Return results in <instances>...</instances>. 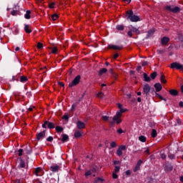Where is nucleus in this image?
<instances>
[{
    "label": "nucleus",
    "instance_id": "nucleus-1",
    "mask_svg": "<svg viewBox=\"0 0 183 183\" xmlns=\"http://www.w3.org/2000/svg\"><path fill=\"white\" fill-rule=\"evenodd\" d=\"M126 18H127V19H129L132 22H138V21H139V17L134 14V13H132V11L131 10L127 11Z\"/></svg>",
    "mask_w": 183,
    "mask_h": 183
},
{
    "label": "nucleus",
    "instance_id": "nucleus-2",
    "mask_svg": "<svg viewBox=\"0 0 183 183\" xmlns=\"http://www.w3.org/2000/svg\"><path fill=\"white\" fill-rule=\"evenodd\" d=\"M127 151V146L125 145H121L119 147L116 152V154L117 157H122L124 155V152Z\"/></svg>",
    "mask_w": 183,
    "mask_h": 183
},
{
    "label": "nucleus",
    "instance_id": "nucleus-3",
    "mask_svg": "<svg viewBox=\"0 0 183 183\" xmlns=\"http://www.w3.org/2000/svg\"><path fill=\"white\" fill-rule=\"evenodd\" d=\"M166 9L167 11H169L170 12H173V14H177V12H179V11H181V9H179V7L171 6H166Z\"/></svg>",
    "mask_w": 183,
    "mask_h": 183
},
{
    "label": "nucleus",
    "instance_id": "nucleus-4",
    "mask_svg": "<svg viewBox=\"0 0 183 183\" xmlns=\"http://www.w3.org/2000/svg\"><path fill=\"white\" fill-rule=\"evenodd\" d=\"M121 117H122V114L119 112H117L116 115H114V117H113V121L117 124H121V122H122Z\"/></svg>",
    "mask_w": 183,
    "mask_h": 183
},
{
    "label": "nucleus",
    "instance_id": "nucleus-5",
    "mask_svg": "<svg viewBox=\"0 0 183 183\" xmlns=\"http://www.w3.org/2000/svg\"><path fill=\"white\" fill-rule=\"evenodd\" d=\"M170 68H172V69H182L183 66L178 62H174L171 64Z\"/></svg>",
    "mask_w": 183,
    "mask_h": 183
},
{
    "label": "nucleus",
    "instance_id": "nucleus-6",
    "mask_svg": "<svg viewBox=\"0 0 183 183\" xmlns=\"http://www.w3.org/2000/svg\"><path fill=\"white\" fill-rule=\"evenodd\" d=\"M79 81H81V76H76L75 79L72 81V82L69 84V86L72 87L74 85H77V84H79Z\"/></svg>",
    "mask_w": 183,
    "mask_h": 183
},
{
    "label": "nucleus",
    "instance_id": "nucleus-7",
    "mask_svg": "<svg viewBox=\"0 0 183 183\" xmlns=\"http://www.w3.org/2000/svg\"><path fill=\"white\" fill-rule=\"evenodd\" d=\"M43 174L44 170H42V168L37 167L34 169V174H36V177H42Z\"/></svg>",
    "mask_w": 183,
    "mask_h": 183
},
{
    "label": "nucleus",
    "instance_id": "nucleus-8",
    "mask_svg": "<svg viewBox=\"0 0 183 183\" xmlns=\"http://www.w3.org/2000/svg\"><path fill=\"white\" fill-rule=\"evenodd\" d=\"M129 29L130 31H132V32H133L134 34H136V35H139V34H141L139 29H138L134 26H129Z\"/></svg>",
    "mask_w": 183,
    "mask_h": 183
},
{
    "label": "nucleus",
    "instance_id": "nucleus-9",
    "mask_svg": "<svg viewBox=\"0 0 183 183\" xmlns=\"http://www.w3.org/2000/svg\"><path fill=\"white\" fill-rule=\"evenodd\" d=\"M143 91L146 95H148V94H149L151 92V86H149V84H145L143 87Z\"/></svg>",
    "mask_w": 183,
    "mask_h": 183
},
{
    "label": "nucleus",
    "instance_id": "nucleus-10",
    "mask_svg": "<svg viewBox=\"0 0 183 183\" xmlns=\"http://www.w3.org/2000/svg\"><path fill=\"white\" fill-rule=\"evenodd\" d=\"M76 127L78 128V129H84V128H85V123L81 121H78L76 122Z\"/></svg>",
    "mask_w": 183,
    "mask_h": 183
},
{
    "label": "nucleus",
    "instance_id": "nucleus-11",
    "mask_svg": "<svg viewBox=\"0 0 183 183\" xmlns=\"http://www.w3.org/2000/svg\"><path fill=\"white\" fill-rule=\"evenodd\" d=\"M95 169H92V170H89L87 172H85L84 176L86 177L93 175V177H95Z\"/></svg>",
    "mask_w": 183,
    "mask_h": 183
},
{
    "label": "nucleus",
    "instance_id": "nucleus-12",
    "mask_svg": "<svg viewBox=\"0 0 183 183\" xmlns=\"http://www.w3.org/2000/svg\"><path fill=\"white\" fill-rule=\"evenodd\" d=\"M142 164V160H139L136 167L134 169V172H137V171H139V168H141V165Z\"/></svg>",
    "mask_w": 183,
    "mask_h": 183
},
{
    "label": "nucleus",
    "instance_id": "nucleus-13",
    "mask_svg": "<svg viewBox=\"0 0 183 183\" xmlns=\"http://www.w3.org/2000/svg\"><path fill=\"white\" fill-rule=\"evenodd\" d=\"M117 106H118V108H119V112H119V113H120V114H122H122H124V112H127V109H126L122 108V104H117Z\"/></svg>",
    "mask_w": 183,
    "mask_h": 183
},
{
    "label": "nucleus",
    "instance_id": "nucleus-14",
    "mask_svg": "<svg viewBox=\"0 0 183 183\" xmlns=\"http://www.w3.org/2000/svg\"><path fill=\"white\" fill-rule=\"evenodd\" d=\"M50 170L52 172H58V171H59V166H58V165L51 166L50 167Z\"/></svg>",
    "mask_w": 183,
    "mask_h": 183
},
{
    "label": "nucleus",
    "instance_id": "nucleus-15",
    "mask_svg": "<svg viewBox=\"0 0 183 183\" xmlns=\"http://www.w3.org/2000/svg\"><path fill=\"white\" fill-rule=\"evenodd\" d=\"M154 88L157 92H159V91L162 89V86L161 85V84L157 83L154 84Z\"/></svg>",
    "mask_w": 183,
    "mask_h": 183
},
{
    "label": "nucleus",
    "instance_id": "nucleus-16",
    "mask_svg": "<svg viewBox=\"0 0 183 183\" xmlns=\"http://www.w3.org/2000/svg\"><path fill=\"white\" fill-rule=\"evenodd\" d=\"M162 45H167L169 42V38L168 37H163L161 40Z\"/></svg>",
    "mask_w": 183,
    "mask_h": 183
},
{
    "label": "nucleus",
    "instance_id": "nucleus-17",
    "mask_svg": "<svg viewBox=\"0 0 183 183\" xmlns=\"http://www.w3.org/2000/svg\"><path fill=\"white\" fill-rule=\"evenodd\" d=\"M44 137H45V132H40L36 136V139H38V141H39V139H42V138H44Z\"/></svg>",
    "mask_w": 183,
    "mask_h": 183
},
{
    "label": "nucleus",
    "instance_id": "nucleus-18",
    "mask_svg": "<svg viewBox=\"0 0 183 183\" xmlns=\"http://www.w3.org/2000/svg\"><path fill=\"white\" fill-rule=\"evenodd\" d=\"M109 49H122V47L117 45L110 44L108 46Z\"/></svg>",
    "mask_w": 183,
    "mask_h": 183
},
{
    "label": "nucleus",
    "instance_id": "nucleus-19",
    "mask_svg": "<svg viewBox=\"0 0 183 183\" xmlns=\"http://www.w3.org/2000/svg\"><path fill=\"white\" fill-rule=\"evenodd\" d=\"M84 132H81L79 130H77L74 132V137L75 138H81Z\"/></svg>",
    "mask_w": 183,
    "mask_h": 183
},
{
    "label": "nucleus",
    "instance_id": "nucleus-20",
    "mask_svg": "<svg viewBox=\"0 0 183 183\" xmlns=\"http://www.w3.org/2000/svg\"><path fill=\"white\" fill-rule=\"evenodd\" d=\"M24 31L26 32V34H31L32 32V30H31V28L29 27V25L26 24L24 26Z\"/></svg>",
    "mask_w": 183,
    "mask_h": 183
},
{
    "label": "nucleus",
    "instance_id": "nucleus-21",
    "mask_svg": "<svg viewBox=\"0 0 183 183\" xmlns=\"http://www.w3.org/2000/svg\"><path fill=\"white\" fill-rule=\"evenodd\" d=\"M169 94L170 95H172V97H177V95H178V91L176 89H171Z\"/></svg>",
    "mask_w": 183,
    "mask_h": 183
},
{
    "label": "nucleus",
    "instance_id": "nucleus-22",
    "mask_svg": "<svg viewBox=\"0 0 183 183\" xmlns=\"http://www.w3.org/2000/svg\"><path fill=\"white\" fill-rule=\"evenodd\" d=\"M108 69H107L106 68H103L102 69L99 70V75H104V74H106L107 72Z\"/></svg>",
    "mask_w": 183,
    "mask_h": 183
},
{
    "label": "nucleus",
    "instance_id": "nucleus-23",
    "mask_svg": "<svg viewBox=\"0 0 183 183\" xmlns=\"http://www.w3.org/2000/svg\"><path fill=\"white\" fill-rule=\"evenodd\" d=\"M24 17L26 18V19H30L31 18V11L28 10L26 11Z\"/></svg>",
    "mask_w": 183,
    "mask_h": 183
},
{
    "label": "nucleus",
    "instance_id": "nucleus-24",
    "mask_svg": "<svg viewBox=\"0 0 183 183\" xmlns=\"http://www.w3.org/2000/svg\"><path fill=\"white\" fill-rule=\"evenodd\" d=\"M139 140L141 142H147V137H145V136H140V137H139Z\"/></svg>",
    "mask_w": 183,
    "mask_h": 183
},
{
    "label": "nucleus",
    "instance_id": "nucleus-25",
    "mask_svg": "<svg viewBox=\"0 0 183 183\" xmlns=\"http://www.w3.org/2000/svg\"><path fill=\"white\" fill-rule=\"evenodd\" d=\"M69 139V137H68V135L63 134L61 141L63 142H65V141H68Z\"/></svg>",
    "mask_w": 183,
    "mask_h": 183
},
{
    "label": "nucleus",
    "instance_id": "nucleus-26",
    "mask_svg": "<svg viewBox=\"0 0 183 183\" xmlns=\"http://www.w3.org/2000/svg\"><path fill=\"white\" fill-rule=\"evenodd\" d=\"M47 127H48V128L51 129L53 128H55V124H54V123H52V122H48L47 123Z\"/></svg>",
    "mask_w": 183,
    "mask_h": 183
},
{
    "label": "nucleus",
    "instance_id": "nucleus-27",
    "mask_svg": "<svg viewBox=\"0 0 183 183\" xmlns=\"http://www.w3.org/2000/svg\"><path fill=\"white\" fill-rule=\"evenodd\" d=\"M160 81L162 84H167V80L165 79V76H164V74L161 76Z\"/></svg>",
    "mask_w": 183,
    "mask_h": 183
},
{
    "label": "nucleus",
    "instance_id": "nucleus-28",
    "mask_svg": "<svg viewBox=\"0 0 183 183\" xmlns=\"http://www.w3.org/2000/svg\"><path fill=\"white\" fill-rule=\"evenodd\" d=\"M102 182H104V179L99 178V177L97 178L94 181V183H102Z\"/></svg>",
    "mask_w": 183,
    "mask_h": 183
},
{
    "label": "nucleus",
    "instance_id": "nucleus-29",
    "mask_svg": "<svg viewBox=\"0 0 183 183\" xmlns=\"http://www.w3.org/2000/svg\"><path fill=\"white\" fill-rule=\"evenodd\" d=\"M144 81H146L147 82H149L151 81V78H149V76H148L147 74H144Z\"/></svg>",
    "mask_w": 183,
    "mask_h": 183
},
{
    "label": "nucleus",
    "instance_id": "nucleus-30",
    "mask_svg": "<svg viewBox=\"0 0 183 183\" xmlns=\"http://www.w3.org/2000/svg\"><path fill=\"white\" fill-rule=\"evenodd\" d=\"M20 81L21 82H26V81H28V78H26V76H21L20 78Z\"/></svg>",
    "mask_w": 183,
    "mask_h": 183
},
{
    "label": "nucleus",
    "instance_id": "nucleus-31",
    "mask_svg": "<svg viewBox=\"0 0 183 183\" xmlns=\"http://www.w3.org/2000/svg\"><path fill=\"white\" fill-rule=\"evenodd\" d=\"M152 138H155L157 137V130L152 129Z\"/></svg>",
    "mask_w": 183,
    "mask_h": 183
},
{
    "label": "nucleus",
    "instance_id": "nucleus-32",
    "mask_svg": "<svg viewBox=\"0 0 183 183\" xmlns=\"http://www.w3.org/2000/svg\"><path fill=\"white\" fill-rule=\"evenodd\" d=\"M57 18H59V16L56 14H54L51 16V19L53 21H56Z\"/></svg>",
    "mask_w": 183,
    "mask_h": 183
},
{
    "label": "nucleus",
    "instance_id": "nucleus-33",
    "mask_svg": "<svg viewBox=\"0 0 183 183\" xmlns=\"http://www.w3.org/2000/svg\"><path fill=\"white\" fill-rule=\"evenodd\" d=\"M56 131L57 132H62V131H64V129L62 127L58 126L56 127Z\"/></svg>",
    "mask_w": 183,
    "mask_h": 183
},
{
    "label": "nucleus",
    "instance_id": "nucleus-34",
    "mask_svg": "<svg viewBox=\"0 0 183 183\" xmlns=\"http://www.w3.org/2000/svg\"><path fill=\"white\" fill-rule=\"evenodd\" d=\"M117 29H118V31H124V26H122V25H117Z\"/></svg>",
    "mask_w": 183,
    "mask_h": 183
},
{
    "label": "nucleus",
    "instance_id": "nucleus-35",
    "mask_svg": "<svg viewBox=\"0 0 183 183\" xmlns=\"http://www.w3.org/2000/svg\"><path fill=\"white\" fill-rule=\"evenodd\" d=\"M58 52V48H56V47H53L52 49H51V53L52 54H56Z\"/></svg>",
    "mask_w": 183,
    "mask_h": 183
},
{
    "label": "nucleus",
    "instance_id": "nucleus-36",
    "mask_svg": "<svg viewBox=\"0 0 183 183\" xmlns=\"http://www.w3.org/2000/svg\"><path fill=\"white\" fill-rule=\"evenodd\" d=\"M97 98H104V93L103 92H99L97 94Z\"/></svg>",
    "mask_w": 183,
    "mask_h": 183
},
{
    "label": "nucleus",
    "instance_id": "nucleus-37",
    "mask_svg": "<svg viewBox=\"0 0 183 183\" xmlns=\"http://www.w3.org/2000/svg\"><path fill=\"white\" fill-rule=\"evenodd\" d=\"M151 78L152 79H155V78H157V72H153L152 74H151Z\"/></svg>",
    "mask_w": 183,
    "mask_h": 183
},
{
    "label": "nucleus",
    "instance_id": "nucleus-38",
    "mask_svg": "<svg viewBox=\"0 0 183 183\" xmlns=\"http://www.w3.org/2000/svg\"><path fill=\"white\" fill-rule=\"evenodd\" d=\"M110 147L112 148H115L117 147V143L115 142H112L111 144H110Z\"/></svg>",
    "mask_w": 183,
    "mask_h": 183
},
{
    "label": "nucleus",
    "instance_id": "nucleus-39",
    "mask_svg": "<svg viewBox=\"0 0 183 183\" xmlns=\"http://www.w3.org/2000/svg\"><path fill=\"white\" fill-rule=\"evenodd\" d=\"M20 167L21 168H25V162L21 160V162H20Z\"/></svg>",
    "mask_w": 183,
    "mask_h": 183
},
{
    "label": "nucleus",
    "instance_id": "nucleus-40",
    "mask_svg": "<svg viewBox=\"0 0 183 183\" xmlns=\"http://www.w3.org/2000/svg\"><path fill=\"white\" fill-rule=\"evenodd\" d=\"M112 177L114 178V179H117V178H118V174H117V172H113Z\"/></svg>",
    "mask_w": 183,
    "mask_h": 183
},
{
    "label": "nucleus",
    "instance_id": "nucleus-41",
    "mask_svg": "<svg viewBox=\"0 0 183 183\" xmlns=\"http://www.w3.org/2000/svg\"><path fill=\"white\" fill-rule=\"evenodd\" d=\"M160 155H161L162 159H165V158H167V156L165 155V153H164L162 152H161Z\"/></svg>",
    "mask_w": 183,
    "mask_h": 183
},
{
    "label": "nucleus",
    "instance_id": "nucleus-42",
    "mask_svg": "<svg viewBox=\"0 0 183 183\" xmlns=\"http://www.w3.org/2000/svg\"><path fill=\"white\" fill-rule=\"evenodd\" d=\"M114 172H116L117 174H118V172H119V167L116 166L114 168Z\"/></svg>",
    "mask_w": 183,
    "mask_h": 183
},
{
    "label": "nucleus",
    "instance_id": "nucleus-43",
    "mask_svg": "<svg viewBox=\"0 0 183 183\" xmlns=\"http://www.w3.org/2000/svg\"><path fill=\"white\" fill-rule=\"evenodd\" d=\"M46 141H48L49 142H52V141H54V138L52 137H49L46 139Z\"/></svg>",
    "mask_w": 183,
    "mask_h": 183
},
{
    "label": "nucleus",
    "instance_id": "nucleus-44",
    "mask_svg": "<svg viewBox=\"0 0 183 183\" xmlns=\"http://www.w3.org/2000/svg\"><path fill=\"white\" fill-rule=\"evenodd\" d=\"M103 121H108L109 119V117L107 116H102Z\"/></svg>",
    "mask_w": 183,
    "mask_h": 183
},
{
    "label": "nucleus",
    "instance_id": "nucleus-45",
    "mask_svg": "<svg viewBox=\"0 0 183 183\" xmlns=\"http://www.w3.org/2000/svg\"><path fill=\"white\" fill-rule=\"evenodd\" d=\"M17 14H18V11L13 10L11 11V15H13V16H15V15H17Z\"/></svg>",
    "mask_w": 183,
    "mask_h": 183
},
{
    "label": "nucleus",
    "instance_id": "nucleus-46",
    "mask_svg": "<svg viewBox=\"0 0 183 183\" xmlns=\"http://www.w3.org/2000/svg\"><path fill=\"white\" fill-rule=\"evenodd\" d=\"M42 46H43V44H41V43H38L37 44V48H38V49H41V48H42Z\"/></svg>",
    "mask_w": 183,
    "mask_h": 183
},
{
    "label": "nucleus",
    "instance_id": "nucleus-47",
    "mask_svg": "<svg viewBox=\"0 0 183 183\" xmlns=\"http://www.w3.org/2000/svg\"><path fill=\"white\" fill-rule=\"evenodd\" d=\"M118 134H124L125 132L122 129H117Z\"/></svg>",
    "mask_w": 183,
    "mask_h": 183
},
{
    "label": "nucleus",
    "instance_id": "nucleus-48",
    "mask_svg": "<svg viewBox=\"0 0 183 183\" xmlns=\"http://www.w3.org/2000/svg\"><path fill=\"white\" fill-rule=\"evenodd\" d=\"M142 66H147V65H148V61H142Z\"/></svg>",
    "mask_w": 183,
    "mask_h": 183
},
{
    "label": "nucleus",
    "instance_id": "nucleus-49",
    "mask_svg": "<svg viewBox=\"0 0 183 183\" xmlns=\"http://www.w3.org/2000/svg\"><path fill=\"white\" fill-rule=\"evenodd\" d=\"M46 125H48V122H45L44 124H42V128H46Z\"/></svg>",
    "mask_w": 183,
    "mask_h": 183
},
{
    "label": "nucleus",
    "instance_id": "nucleus-50",
    "mask_svg": "<svg viewBox=\"0 0 183 183\" xmlns=\"http://www.w3.org/2000/svg\"><path fill=\"white\" fill-rule=\"evenodd\" d=\"M22 152H24V150H22L21 149H20L19 150V156L21 157L22 155Z\"/></svg>",
    "mask_w": 183,
    "mask_h": 183
},
{
    "label": "nucleus",
    "instance_id": "nucleus-51",
    "mask_svg": "<svg viewBox=\"0 0 183 183\" xmlns=\"http://www.w3.org/2000/svg\"><path fill=\"white\" fill-rule=\"evenodd\" d=\"M132 33H133V32H132V31H131V30H130V31H128V33H127V34H128V35H129L130 37H132V35H133V34H132Z\"/></svg>",
    "mask_w": 183,
    "mask_h": 183
},
{
    "label": "nucleus",
    "instance_id": "nucleus-52",
    "mask_svg": "<svg viewBox=\"0 0 183 183\" xmlns=\"http://www.w3.org/2000/svg\"><path fill=\"white\" fill-rule=\"evenodd\" d=\"M174 154H169V158H170V159H174Z\"/></svg>",
    "mask_w": 183,
    "mask_h": 183
},
{
    "label": "nucleus",
    "instance_id": "nucleus-53",
    "mask_svg": "<svg viewBox=\"0 0 183 183\" xmlns=\"http://www.w3.org/2000/svg\"><path fill=\"white\" fill-rule=\"evenodd\" d=\"M55 6V3H51L49 4V8H54Z\"/></svg>",
    "mask_w": 183,
    "mask_h": 183
},
{
    "label": "nucleus",
    "instance_id": "nucleus-54",
    "mask_svg": "<svg viewBox=\"0 0 183 183\" xmlns=\"http://www.w3.org/2000/svg\"><path fill=\"white\" fill-rule=\"evenodd\" d=\"M153 32H155V30L152 29V30L149 31V35H152Z\"/></svg>",
    "mask_w": 183,
    "mask_h": 183
},
{
    "label": "nucleus",
    "instance_id": "nucleus-55",
    "mask_svg": "<svg viewBox=\"0 0 183 183\" xmlns=\"http://www.w3.org/2000/svg\"><path fill=\"white\" fill-rule=\"evenodd\" d=\"M126 175H131V170L126 171Z\"/></svg>",
    "mask_w": 183,
    "mask_h": 183
},
{
    "label": "nucleus",
    "instance_id": "nucleus-56",
    "mask_svg": "<svg viewBox=\"0 0 183 183\" xmlns=\"http://www.w3.org/2000/svg\"><path fill=\"white\" fill-rule=\"evenodd\" d=\"M119 55L118 54H115L114 55V59H117V58L119 56Z\"/></svg>",
    "mask_w": 183,
    "mask_h": 183
},
{
    "label": "nucleus",
    "instance_id": "nucleus-57",
    "mask_svg": "<svg viewBox=\"0 0 183 183\" xmlns=\"http://www.w3.org/2000/svg\"><path fill=\"white\" fill-rule=\"evenodd\" d=\"M124 2H126V4H129L131 2V0H123Z\"/></svg>",
    "mask_w": 183,
    "mask_h": 183
},
{
    "label": "nucleus",
    "instance_id": "nucleus-58",
    "mask_svg": "<svg viewBox=\"0 0 183 183\" xmlns=\"http://www.w3.org/2000/svg\"><path fill=\"white\" fill-rule=\"evenodd\" d=\"M179 107H180L181 108H182V107H183V102H180L179 104Z\"/></svg>",
    "mask_w": 183,
    "mask_h": 183
},
{
    "label": "nucleus",
    "instance_id": "nucleus-59",
    "mask_svg": "<svg viewBox=\"0 0 183 183\" xmlns=\"http://www.w3.org/2000/svg\"><path fill=\"white\" fill-rule=\"evenodd\" d=\"M114 165H118V164H119V161H114Z\"/></svg>",
    "mask_w": 183,
    "mask_h": 183
},
{
    "label": "nucleus",
    "instance_id": "nucleus-60",
    "mask_svg": "<svg viewBox=\"0 0 183 183\" xmlns=\"http://www.w3.org/2000/svg\"><path fill=\"white\" fill-rule=\"evenodd\" d=\"M68 116L67 115H64L63 116V119H68Z\"/></svg>",
    "mask_w": 183,
    "mask_h": 183
},
{
    "label": "nucleus",
    "instance_id": "nucleus-61",
    "mask_svg": "<svg viewBox=\"0 0 183 183\" xmlns=\"http://www.w3.org/2000/svg\"><path fill=\"white\" fill-rule=\"evenodd\" d=\"M34 108H35V107H31L29 108V111H33Z\"/></svg>",
    "mask_w": 183,
    "mask_h": 183
},
{
    "label": "nucleus",
    "instance_id": "nucleus-62",
    "mask_svg": "<svg viewBox=\"0 0 183 183\" xmlns=\"http://www.w3.org/2000/svg\"><path fill=\"white\" fill-rule=\"evenodd\" d=\"M157 52H158V54H162L164 52V51L158 50Z\"/></svg>",
    "mask_w": 183,
    "mask_h": 183
},
{
    "label": "nucleus",
    "instance_id": "nucleus-63",
    "mask_svg": "<svg viewBox=\"0 0 183 183\" xmlns=\"http://www.w3.org/2000/svg\"><path fill=\"white\" fill-rule=\"evenodd\" d=\"M141 101H142L141 97H138V98H137V102H141Z\"/></svg>",
    "mask_w": 183,
    "mask_h": 183
},
{
    "label": "nucleus",
    "instance_id": "nucleus-64",
    "mask_svg": "<svg viewBox=\"0 0 183 183\" xmlns=\"http://www.w3.org/2000/svg\"><path fill=\"white\" fill-rule=\"evenodd\" d=\"M141 69H142V67H141L140 66H139L137 67V71H141Z\"/></svg>",
    "mask_w": 183,
    "mask_h": 183
}]
</instances>
